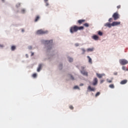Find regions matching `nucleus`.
<instances>
[{
	"label": "nucleus",
	"instance_id": "49530a36",
	"mask_svg": "<svg viewBox=\"0 0 128 128\" xmlns=\"http://www.w3.org/2000/svg\"><path fill=\"white\" fill-rule=\"evenodd\" d=\"M24 29L22 30V32H24Z\"/></svg>",
	"mask_w": 128,
	"mask_h": 128
},
{
	"label": "nucleus",
	"instance_id": "c03bdc74",
	"mask_svg": "<svg viewBox=\"0 0 128 128\" xmlns=\"http://www.w3.org/2000/svg\"><path fill=\"white\" fill-rule=\"evenodd\" d=\"M120 5L117 6V8L120 9Z\"/></svg>",
	"mask_w": 128,
	"mask_h": 128
},
{
	"label": "nucleus",
	"instance_id": "c756f323",
	"mask_svg": "<svg viewBox=\"0 0 128 128\" xmlns=\"http://www.w3.org/2000/svg\"><path fill=\"white\" fill-rule=\"evenodd\" d=\"M84 26L86 27V28H88L89 27V24L88 23H86L84 24Z\"/></svg>",
	"mask_w": 128,
	"mask_h": 128
},
{
	"label": "nucleus",
	"instance_id": "dca6fc26",
	"mask_svg": "<svg viewBox=\"0 0 128 128\" xmlns=\"http://www.w3.org/2000/svg\"><path fill=\"white\" fill-rule=\"evenodd\" d=\"M67 59H68V61L70 63H72L74 62V58H72L68 56V57Z\"/></svg>",
	"mask_w": 128,
	"mask_h": 128
},
{
	"label": "nucleus",
	"instance_id": "a18cd8bd",
	"mask_svg": "<svg viewBox=\"0 0 128 128\" xmlns=\"http://www.w3.org/2000/svg\"><path fill=\"white\" fill-rule=\"evenodd\" d=\"M26 58H28V54H26Z\"/></svg>",
	"mask_w": 128,
	"mask_h": 128
},
{
	"label": "nucleus",
	"instance_id": "de8ad7c7",
	"mask_svg": "<svg viewBox=\"0 0 128 128\" xmlns=\"http://www.w3.org/2000/svg\"><path fill=\"white\" fill-rule=\"evenodd\" d=\"M4 0H2V2H4Z\"/></svg>",
	"mask_w": 128,
	"mask_h": 128
},
{
	"label": "nucleus",
	"instance_id": "7c9ffc66",
	"mask_svg": "<svg viewBox=\"0 0 128 128\" xmlns=\"http://www.w3.org/2000/svg\"><path fill=\"white\" fill-rule=\"evenodd\" d=\"M36 76H37V74H32V77H33L34 78H36Z\"/></svg>",
	"mask_w": 128,
	"mask_h": 128
},
{
	"label": "nucleus",
	"instance_id": "aec40b11",
	"mask_svg": "<svg viewBox=\"0 0 128 128\" xmlns=\"http://www.w3.org/2000/svg\"><path fill=\"white\" fill-rule=\"evenodd\" d=\"M16 46H12L11 47V50L14 51L16 50Z\"/></svg>",
	"mask_w": 128,
	"mask_h": 128
},
{
	"label": "nucleus",
	"instance_id": "e433bc0d",
	"mask_svg": "<svg viewBox=\"0 0 128 128\" xmlns=\"http://www.w3.org/2000/svg\"><path fill=\"white\" fill-rule=\"evenodd\" d=\"M80 46V44L78 43H76L74 44L75 46Z\"/></svg>",
	"mask_w": 128,
	"mask_h": 128
},
{
	"label": "nucleus",
	"instance_id": "423d86ee",
	"mask_svg": "<svg viewBox=\"0 0 128 128\" xmlns=\"http://www.w3.org/2000/svg\"><path fill=\"white\" fill-rule=\"evenodd\" d=\"M120 16L117 12L114 13L112 15V18H114V20H116L120 18Z\"/></svg>",
	"mask_w": 128,
	"mask_h": 128
},
{
	"label": "nucleus",
	"instance_id": "7ed1b4c3",
	"mask_svg": "<svg viewBox=\"0 0 128 128\" xmlns=\"http://www.w3.org/2000/svg\"><path fill=\"white\" fill-rule=\"evenodd\" d=\"M48 33V31L46 30H43L42 29L39 30L36 32V34L38 35L46 34Z\"/></svg>",
	"mask_w": 128,
	"mask_h": 128
},
{
	"label": "nucleus",
	"instance_id": "f03ea898",
	"mask_svg": "<svg viewBox=\"0 0 128 128\" xmlns=\"http://www.w3.org/2000/svg\"><path fill=\"white\" fill-rule=\"evenodd\" d=\"M86 68L84 66H80V74H82L83 76H88V72L84 70V68Z\"/></svg>",
	"mask_w": 128,
	"mask_h": 128
},
{
	"label": "nucleus",
	"instance_id": "a211bd4d",
	"mask_svg": "<svg viewBox=\"0 0 128 128\" xmlns=\"http://www.w3.org/2000/svg\"><path fill=\"white\" fill-rule=\"evenodd\" d=\"M80 50L82 52V54H84L86 52V50L84 49V48H80Z\"/></svg>",
	"mask_w": 128,
	"mask_h": 128
},
{
	"label": "nucleus",
	"instance_id": "cd10ccee",
	"mask_svg": "<svg viewBox=\"0 0 128 128\" xmlns=\"http://www.w3.org/2000/svg\"><path fill=\"white\" fill-rule=\"evenodd\" d=\"M122 70H126L128 71V69H126V66H122Z\"/></svg>",
	"mask_w": 128,
	"mask_h": 128
},
{
	"label": "nucleus",
	"instance_id": "6e6552de",
	"mask_svg": "<svg viewBox=\"0 0 128 128\" xmlns=\"http://www.w3.org/2000/svg\"><path fill=\"white\" fill-rule=\"evenodd\" d=\"M91 38L95 41H98L99 40L100 37L98 35H93L92 36H91Z\"/></svg>",
	"mask_w": 128,
	"mask_h": 128
},
{
	"label": "nucleus",
	"instance_id": "37998d69",
	"mask_svg": "<svg viewBox=\"0 0 128 128\" xmlns=\"http://www.w3.org/2000/svg\"><path fill=\"white\" fill-rule=\"evenodd\" d=\"M34 52H31V56H34Z\"/></svg>",
	"mask_w": 128,
	"mask_h": 128
},
{
	"label": "nucleus",
	"instance_id": "f8f14e48",
	"mask_svg": "<svg viewBox=\"0 0 128 128\" xmlns=\"http://www.w3.org/2000/svg\"><path fill=\"white\" fill-rule=\"evenodd\" d=\"M96 76H98V78H102V76H106V74H100L98 73H96Z\"/></svg>",
	"mask_w": 128,
	"mask_h": 128
},
{
	"label": "nucleus",
	"instance_id": "f704fd0d",
	"mask_svg": "<svg viewBox=\"0 0 128 128\" xmlns=\"http://www.w3.org/2000/svg\"><path fill=\"white\" fill-rule=\"evenodd\" d=\"M4 46L3 44H0V48H3Z\"/></svg>",
	"mask_w": 128,
	"mask_h": 128
},
{
	"label": "nucleus",
	"instance_id": "4be33fe9",
	"mask_svg": "<svg viewBox=\"0 0 128 128\" xmlns=\"http://www.w3.org/2000/svg\"><path fill=\"white\" fill-rule=\"evenodd\" d=\"M84 22H85V20H78V24H82Z\"/></svg>",
	"mask_w": 128,
	"mask_h": 128
},
{
	"label": "nucleus",
	"instance_id": "393cba45",
	"mask_svg": "<svg viewBox=\"0 0 128 128\" xmlns=\"http://www.w3.org/2000/svg\"><path fill=\"white\" fill-rule=\"evenodd\" d=\"M70 78L72 80H76V79L74 78V77L72 75H71V74H70Z\"/></svg>",
	"mask_w": 128,
	"mask_h": 128
},
{
	"label": "nucleus",
	"instance_id": "a19ab883",
	"mask_svg": "<svg viewBox=\"0 0 128 128\" xmlns=\"http://www.w3.org/2000/svg\"><path fill=\"white\" fill-rule=\"evenodd\" d=\"M104 80H100V83L102 84L103 82H104Z\"/></svg>",
	"mask_w": 128,
	"mask_h": 128
},
{
	"label": "nucleus",
	"instance_id": "1a4fd4ad",
	"mask_svg": "<svg viewBox=\"0 0 128 128\" xmlns=\"http://www.w3.org/2000/svg\"><path fill=\"white\" fill-rule=\"evenodd\" d=\"M104 26L106 28H112V24L110 22H107L106 24H104Z\"/></svg>",
	"mask_w": 128,
	"mask_h": 128
},
{
	"label": "nucleus",
	"instance_id": "412c9836",
	"mask_svg": "<svg viewBox=\"0 0 128 128\" xmlns=\"http://www.w3.org/2000/svg\"><path fill=\"white\" fill-rule=\"evenodd\" d=\"M76 28H77L78 30H84V26H76Z\"/></svg>",
	"mask_w": 128,
	"mask_h": 128
},
{
	"label": "nucleus",
	"instance_id": "b1692460",
	"mask_svg": "<svg viewBox=\"0 0 128 128\" xmlns=\"http://www.w3.org/2000/svg\"><path fill=\"white\" fill-rule=\"evenodd\" d=\"M74 90H80V87H78V86H74Z\"/></svg>",
	"mask_w": 128,
	"mask_h": 128
},
{
	"label": "nucleus",
	"instance_id": "2f4dec72",
	"mask_svg": "<svg viewBox=\"0 0 128 128\" xmlns=\"http://www.w3.org/2000/svg\"><path fill=\"white\" fill-rule=\"evenodd\" d=\"M100 92H98L97 93H96V97H98L100 96Z\"/></svg>",
	"mask_w": 128,
	"mask_h": 128
},
{
	"label": "nucleus",
	"instance_id": "9b49d317",
	"mask_svg": "<svg viewBox=\"0 0 128 128\" xmlns=\"http://www.w3.org/2000/svg\"><path fill=\"white\" fill-rule=\"evenodd\" d=\"M120 22H114L112 23V26H116L120 25Z\"/></svg>",
	"mask_w": 128,
	"mask_h": 128
},
{
	"label": "nucleus",
	"instance_id": "f257e3e1",
	"mask_svg": "<svg viewBox=\"0 0 128 128\" xmlns=\"http://www.w3.org/2000/svg\"><path fill=\"white\" fill-rule=\"evenodd\" d=\"M40 42L43 44H45V47L44 48L48 52L52 48V42L53 40H42Z\"/></svg>",
	"mask_w": 128,
	"mask_h": 128
},
{
	"label": "nucleus",
	"instance_id": "0eeeda50",
	"mask_svg": "<svg viewBox=\"0 0 128 128\" xmlns=\"http://www.w3.org/2000/svg\"><path fill=\"white\" fill-rule=\"evenodd\" d=\"M96 90V89L94 87H92L90 86H88L87 88V92H94Z\"/></svg>",
	"mask_w": 128,
	"mask_h": 128
},
{
	"label": "nucleus",
	"instance_id": "20e7f679",
	"mask_svg": "<svg viewBox=\"0 0 128 128\" xmlns=\"http://www.w3.org/2000/svg\"><path fill=\"white\" fill-rule=\"evenodd\" d=\"M78 31V30L77 29L76 26H72L70 27V32L72 34H73L74 32H77Z\"/></svg>",
	"mask_w": 128,
	"mask_h": 128
},
{
	"label": "nucleus",
	"instance_id": "ea45409f",
	"mask_svg": "<svg viewBox=\"0 0 128 128\" xmlns=\"http://www.w3.org/2000/svg\"><path fill=\"white\" fill-rule=\"evenodd\" d=\"M84 86V84H82V83H80V86Z\"/></svg>",
	"mask_w": 128,
	"mask_h": 128
},
{
	"label": "nucleus",
	"instance_id": "79ce46f5",
	"mask_svg": "<svg viewBox=\"0 0 128 128\" xmlns=\"http://www.w3.org/2000/svg\"><path fill=\"white\" fill-rule=\"evenodd\" d=\"M20 3H19V4H16V7H17V8L20 7Z\"/></svg>",
	"mask_w": 128,
	"mask_h": 128
},
{
	"label": "nucleus",
	"instance_id": "2eb2a0df",
	"mask_svg": "<svg viewBox=\"0 0 128 128\" xmlns=\"http://www.w3.org/2000/svg\"><path fill=\"white\" fill-rule=\"evenodd\" d=\"M97 84H98V79L97 78H94V80H93L92 85L95 86Z\"/></svg>",
	"mask_w": 128,
	"mask_h": 128
},
{
	"label": "nucleus",
	"instance_id": "c85d7f7f",
	"mask_svg": "<svg viewBox=\"0 0 128 128\" xmlns=\"http://www.w3.org/2000/svg\"><path fill=\"white\" fill-rule=\"evenodd\" d=\"M109 88H114V86L113 84H110L109 85Z\"/></svg>",
	"mask_w": 128,
	"mask_h": 128
},
{
	"label": "nucleus",
	"instance_id": "bb28decb",
	"mask_svg": "<svg viewBox=\"0 0 128 128\" xmlns=\"http://www.w3.org/2000/svg\"><path fill=\"white\" fill-rule=\"evenodd\" d=\"M44 2L46 3V6H48V0H44Z\"/></svg>",
	"mask_w": 128,
	"mask_h": 128
},
{
	"label": "nucleus",
	"instance_id": "f3484780",
	"mask_svg": "<svg viewBox=\"0 0 128 128\" xmlns=\"http://www.w3.org/2000/svg\"><path fill=\"white\" fill-rule=\"evenodd\" d=\"M128 82V80H124L120 82V84H126Z\"/></svg>",
	"mask_w": 128,
	"mask_h": 128
},
{
	"label": "nucleus",
	"instance_id": "6ab92c4d",
	"mask_svg": "<svg viewBox=\"0 0 128 128\" xmlns=\"http://www.w3.org/2000/svg\"><path fill=\"white\" fill-rule=\"evenodd\" d=\"M20 14H24L26 13V10H25L24 8H22L20 10Z\"/></svg>",
	"mask_w": 128,
	"mask_h": 128
},
{
	"label": "nucleus",
	"instance_id": "ddd939ff",
	"mask_svg": "<svg viewBox=\"0 0 128 128\" xmlns=\"http://www.w3.org/2000/svg\"><path fill=\"white\" fill-rule=\"evenodd\" d=\"M42 66H43V64H38V68L37 69L38 72H40V70H42Z\"/></svg>",
	"mask_w": 128,
	"mask_h": 128
},
{
	"label": "nucleus",
	"instance_id": "39448f33",
	"mask_svg": "<svg viewBox=\"0 0 128 128\" xmlns=\"http://www.w3.org/2000/svg\"><path fill=\"white\" fill-rule=\"evenodd\" d=\"M119 63L122 66H124L128 64V60L126 59H120L119 60Z\"/></svg>",
	"mask_w": 128,
	"mask_h": 128
},
{
	"label": "nucleus",
	"instance_id": "4468645a",
	"mask_svg": "<svg viewBox=\"0 0 128 128\" xmlns=\"http://www.w3.org/2000/svg\"><path fill=\"white\" fill-rule=\"evenodd\" d=\"M87 58L88 59V62H89L90 64H92V58H90L89 56H87Z\"/></svg>",
	"mask_w": 128,
	"mask_h": 128
},
{
	"label": "nucleus",
	"instance_id": "72a5a7b5",
	"mask_svg": "<svg viewBox=\"0 0 128 128\" xmlns=\"http://www.w3.org/2000/svg\"><path fill=\"white\" fill-rule=\"evenodd\" d=\"M112 18H110L109 19H108V22H112Z\"/></svg>",
	"mask_w": 128,
	"mask_h": 128
},
{
	"label": "nucleus",
	"instance_id": "9d476101",
	"mask_svg": "<svg viewBox=\"0 0 128 128\" xmlns=\"http://www.w3.org/2000/svg\"><path fill=\"white\" fill-rule=\"evenodd\" d=\"M94 47L89 48L86 49V52H87L88 53L94 52Z\"/></svg>",
	"mask_w": 128,
	"mask_h": 128
},
{
	"label": "nucleus",
	"instance_id": "58836bf2",
	"mask_svg": "<svg viewBox=\"0 0 128 128\" xmlns=\"http://www.w3.org/2000/svg\"><path fill=\"white\" fill-rule=\"evenodd\" d=\"M114 76H117L118 75V72H114Z\"/></svg>",
	"mask_w": 128,
	"mask_h": 128
},
{
	"label": "nucleus",
	"instance_id": "4c0bfd02",
	"mask_svg": "<svg viewBox=\"0 0 128 128\" xmlns=\"http://www.w3.org/2000/svg\"><path fill=\"white\" fill-rule=\"evenodd\" d=\"M69 108H70V110H73V109H74L73 106H69Z\"/></svg>",
	"mask_w": 128,
	"mask_h": 128
},
{
	"label": "nucleus",
	"instance_id": "473e14b6",
	"mask_svg": "<svg viewBox=\"0 0 128 128\" xmlns=\"http://www.w3.org/2000/svg\"><path fill=\"white\" fill-rule=\"evenodd\" d=\"M28 49L30 50H31L32 49V46H28Z\"/></svg>",
	"mask_w": 128,
	"mask_h": 128
},
{
	"label": "nucleus",
	"instance_id": "5701e85b",
	"mask_svg": "<svg viewBox=\"0 0 128 128\" xmlns=\"http://www.w3.org/2000/svg\"><path fill=\"white\" fill-rule=\"evenodd\" d=\"M98 35L100 36H102V35H103V33H102V32H100V30H98Z\"/></svg>",
	"mask_w": 128,
	"mask_h": 128
},
{
	"label": "nucleus",
	"instance_id": "a878e982",
	"mask_svg": "<svg viewBox=\"0 0 128 128\" xmlns=\"http://www.w3.org/2000/svg\"><path fill=\"white\" fill-rule=\"evenodd\" d=\"M40 18V16H36V18H35V22H37L38 20H39Z\"/></svg>",
	"mask_w": 128,
	"mask_h": 128
},
{
	"label": "nucleus",
	"instance_id": "c9c22d12",
	"mask_svg": "<svg viewBox=\"0 0 128 128\" xmlns=\"http://www.w3.org/2000/svg\"><path fill=\"white\" fill-rule=\"evenodd\" d=\"M107 82L108 83H112V80H109V79H107Z\"/></svg>",
	"mask_w": 128,
	"mask_h": 128
},
{
	"label": "nucleus",
	"instance_id": "09e8293b",
	"mask_svg": "<svg viewBox=\"0 0 128 128\" xmlns=\"http://www.w3.org/2000/svg\"><path fill=\"white\" fill-rule=\"evenodd\" d=\"M113 80V78H112V80Z\"/></svg>",
	"mask_w": 128,
	"mask_h": 128
}]
</instances>
